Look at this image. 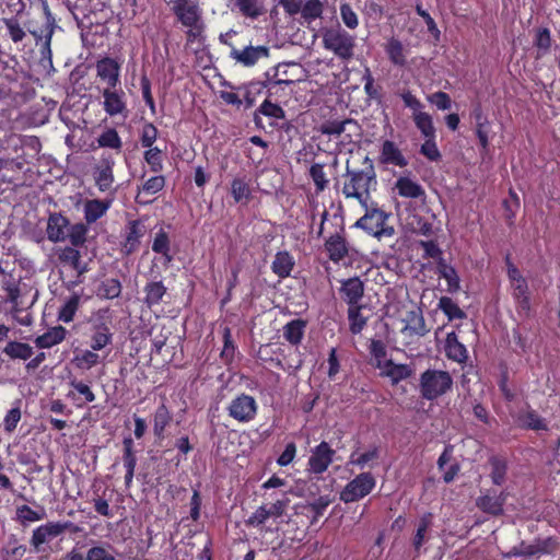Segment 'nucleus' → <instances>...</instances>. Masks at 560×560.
I'll use <instances>...</instances> for the list:
<instances>
[{"mask_svg": "<svg viewBox=\"0 0 560 560\" xmlns=\"http://www.w3.org/2000/svg\"><path fill=\"white\" fill-rule=\"evenodd\" d=\"M364 164L365 167L361 170H349L347 166L341 191L346 199H355L363 208H366L372 190L376 189L377 178L373 162L369 156H365Z\"/></svg>", "mask_w": 560, "mask_h": 560, "instance_id": "obj_1", "label": "nucleus"}, {"mask_svg": "<svg viewBox=\"0 0 560 560\" xmlns=\"http://www.w3.org/2000/svg\"><path fill=\"white\" fill-rule=\"evenodd\" d=\"M35 96L31 78L25 74L7 73L0 77V102L8 106L20 107Z\"/></svg>", "mask_w": 560, "mask_h": 560, "instance_id": "obj_2", "label": "nucleus"}, {"mask_svg": "<svg viewBox=\"0 0 560 560\" xmlns=\"http://www.w3.org/2000/svg\"><path fill=\"white\" fill-rule=\"evenodd\" d=\"M89 346L95 351H103L113 343V316L109 307L94 311L89 320Z\"/></svg>", "mask_w": 560, "mask_h": 560, "instance_id": "obj_3", "label": "nucleus"}, {"mask_svg": "<svg viewBox=\"0 0 560 560\" xmlns=\"http://www.w3.org/2000/svg\"><path fill=\"white\" fill-rule=\"evenodd\" d=\"M453 387V377L447 371L428 369L419 378V392L423 399L434 401Z\"/></svg>", "mask_w": 560, "mask_h": 560, "instance_id": "obj_4", "label": "nucleus"}, {"mask_svg": "<svg viewBox=\"0 0 560 560\" xmlns=\"http://www.w3.org/2000/svg\"><path fill=\"white\" fill-rule=\"evenodd\" d=\"M365 213L354 224V226L364 230L368 234L377 238L383 236H393L395 230L393 226L386 225L388 213L380 209L376 203L366 202Z\"/></svg>", "mask_w": 560, "mask_h": 560, "instance_id": "obj_5", "label": "nucleus"}, {"mask_svg": "<svg viewBox=\"0 0 560 560\" xmlns=\"http://www.w3.org/2000/svg\"><path fill=\"white\" fill-rule=\"evenodd\" d=\"M323 45L339 59L349 61L354 56L355 37L340 26L331 27L324 32Z\"/></svg>", "mask_w": 560, "mask_h": 560, "instance_id": "obj_6", "label": "nucleus"}, {"mask_svg": "<svg viewBox=\"0 0 560 560\" xmlns=\"http://www.w3.org/2000/svg\"><path fill=\"white\" fill-rule=\"evenodd\" d=\"M293 83L294 80L280 75V67H278L276 72V79L268 80L267 83L259 81L250 82L246 84L244 88H238V90H244L243 102L245 103V108H252L256 103L257 97L264 92L265 89L268 92V96H271L278 93V88L280 85H291Z\"/></svg>", "mask_w": 560, "mask_h": 560, "instance_id": "obj_7", "label": "nucleus"}, {"mask_svg": "<svg viewBox=\"0 0 560 560\" xmlns=\"http://www.w3.org/2000/svg\"><path fill=\"white\" fill-rule=\"evenodd\" d=\"M375 478L371 472H361L347 483L340 493L345 503L357 502L372 492Z\"/></svg>", "mask_w": 560, "mask_h": 560, "instance_id": "obj_8", "label": "nucleus"}, {"mask_svg": "<svg viewBox=\"0 0 560 560\" xmlns=\"http://www.w3.org/2000/svg\"><path fill=\"white\" fill-rule=\"evenodd\" d=\"M336 231L325 238L324 247L329 260L339 264L349 256L350 244L346 238V230L342 218L339 219Z\"/></svg>", "mask_w": 560, "mask_h": 560, "instance_id": "obj_9", "label": "nucleus"}, {"mask_svg": "<svg viewBox=\"0 0 560 560\" xmlns=\"http://www.w3.org/2000/svg\"><path fill=\"white\" fill-rule=\"evenodd\" d=\"M226 410L234 420L248 423L256 418L258 405L253 396L242 393L231 400Z\"/></svg>", "mask_w": 560, "mask_h": 560, "instance_id": "obj_10", "label": "nucleus"}, {"mask_svg": "<svg viewBox=\"0 0 560 560\" xmlns=\"http://www.w3.org/2000/svg\"><path fill=\"white\" fill-rule=\"evenodd\" d=\"M102 96L103 109L109 117H128L129 109L127 106V96L120 85L117 88H104L102 91Z\"/></svg>", "mask_w": 560, "mask_h": 560, "instance_id": "obj_11", "label": "nucleus"}, {"mask_svg": "<svg viewBox=\"0 0 560 560\" xmlns=\"http://www.w3.org/2000/svg\"><path fill=\"white\" fill-rule=\"evenodd\" d=\"M336 451L328 442L322 441L312 448L311 456L307 460V471L313 475L324 474L334 463Z\"/></svg>", "mask_w": 560, "mask_h": 560, "instance_id": "obj_12", "label": "nucleus"}, {"mask_svg": "<svg viewBox=\"0 0 560 560\" xmlns=\"http://www.w3.org/2000/svg\"><path fill=\"white\" fill-rule=\"evenodd\" d=\"M115 159L110 153H103L100 163L94 167L93 178L101 192L109 191L115 182Z\"/></svg>", "mask_w": 560, "mask_h": 560, "instance_id": "obj_13", "label": "nucleus"}, {"mask_svg": "<svg viewBox=\"0 0 560 560\" xmlns=\"http://www.w3.org/2000/svg\"><path fill=\"white\" fill-rule=\"evenodd\" d=\"M171 11L183 26H194L202 21V10L191 0H171Z\"/></svg>", "mask_w": 560, "mask_h": 560, "instance_id": "obj_14", "label": "nucleus"}, {"mask_svg": "<svg viewBox=\"0 0 560 560\" xmlns=\"http://www.w3.org/2000/svg\"><path fill=\"white\" fill-rule=\"evenodd\" d=\"M348 129H353L354 132H359L360 126L351 118L346 119H328L320 124L318 130L322 135H326L330 138L342 137V142H351V135L346 133Z\"/></svg>", "mask_w": 560, "mask_h": 560, "instance_id": "obj_15", "label": "nucleus"}, {"mask_svg": "<svg viewBox=\"0 0 560 560\" xmlns=\"http://www.w3.org/2000/svg\"><path fill=\"white\" fill-rule=\"evenodd\" d=\"M71 522H48L36 527L33 530V535L31 538V545L34 548V551H40V546L44 545L48 539L55 538L62 533H65L70 526Z\"/></svg>", "mask_w": 560, "mask_h": 560, "instance_id": "obj_16", "label": "nucleus"}, {"mask_svg": "<svg viewBox=\"0 0 560 560\" xmlns=\"http://www.w3.org/2000/svg\"><path fill=\"white\" fill-rule=\"evenodd\" d=\"M269 55H270V49L268 46H265V45H259V46L248 45L243 49H237L236 47H232V50L230 51V58L244 67H253L259 60L268 58Z\"/></svg>", "mask_w": 560, "mask_h": 560, "instance_id": "obj_17", "label": "nucleus"}, {"mask_svg": "<svg viewBox=\"0 0 560 560\" xmlns=\"http://www.w3.org/2000/svg\"><path fill=\"white\" fill-rule=\"evenodd\" d=\"M506 499L508 492L505 491L497 494L495 491L487 490L476 499V506L486 514L500 516L504 512Z\"/></svg>", "mask_w": 560, "mask_h": 560, "instance_id": "obj_18", "label": "nucleus"}, {"mask_svg": "<svg viewBox=\"0 0 560 560\" xmlns=\"http://www.w3.org/2000/svg\"><path fill=\"white\" fill-rule=\"evenodd\" d=\"M96 74L106 88L120 85V65L110 57H104L96 62Z\"/></svg>", "mask_w": 560, "mask_h": 560, "instance_id": "obj_19", "label": "nucleus"}, {"mask_svg": "<svg viewBox=\"0 0 560 560\" xmlns=\"http://www.w3.org/2000/svg\"><path fill=\"white\" fill-rule=\"evenodd\" d=\"M173 421V413L170 407L163 400L151 415V424L153 435L156 441H163L166 438V430Z\"/></svg>", "mask_w": 560, "mask_h": 560, "instance_id": "obj_20", "label": "nucleus"}, {"mask_svg": "<svg viewBox=\"0 0 560 560\" xmlns=\"http://www.w3.org/2000/svg\"><path fill=\"white\" fill-rule=\"evenodd\" d=\"M518 428L533 431H548V422L529 405L513 416Z\"/></svg>", "mask_w": 560, "mask_h": 560, "instance_id": "obj_21", "label": "nucleus"}, {"mask_svg": "<svg viewBox=\"0 0 560 560\" xmlns=\"http://www.w3.org/2000/svg\"><path fill=\"white\" fill-rule=\"evenodd\" d=\"M70 221L61 212H52L47 220V238L52 243H60L67 240V232Z\"/></svg>", "mask_w": 560, "mask_h": 560, "instance_id": "obj_22", "label": "nucleus"}, {"mask_svg": "<svg viewBox=\"0 0 560 560\" xmlns=\"http://www.w3.org/2000/svg\"><path fill=\"white\" fill-rule=\"evenodd\" d=\"M444 354L448 360L460 365L466 364L468 360V350L466 346L459 341L455 331L446 334L444 341Z\"/></svg>", "mask_w": 560, "mask_h": 560, "instance_id": "obj_23", "label": "nucleus"}, {"mask_svg": "<svg viewBox=\"0 0 560 560\" xmlns=\"http://www.w3.org/2000/svg\"><path fill=\"white\" fill-rule=\"evenodd\" d=\"M377 368L382 369L381 375L388 377L392 385H397L399 382L411 377L415 372L411 365L395 363L392 359L386 360L383 365L378 362Z\"/></svg>", "mask_w": 560, "mask_h": 560, "instance_id": "obj_24", "label": "nucleus"}, {"mask_svg": "<svg viewBox=\"0 0 560 560\" xmlns=\"http://www.w3.org/2000/svg\"><path fill=\"white\" fill-rule=\"evenodd\" d=\"M339 293L348 306L358 305L364 295V283L359 277L342 280Z\"/></svg>", "mask_w": 560, "mask_h": 560, "instance_id": "obj_25", "label": "nucleus"}, {"mask_svg": "<svg viewBox=\"0 0 560 560\" xmlns=\"http://www.w3.org/2000/svg\"><path fill=\"white\" fill-rule=\"evenodd\" d=\"M145 234V226L140 220H131L128 222L125 241L121 250L126 255L133 254L140 246L141 238Z\"/></svg>", "mask_w": 560, "mask_h": 560, "instance_id": "obj_26", "label": "nucleus"}, {"mask_svg": "<svg viewBox=\"0 0 560 560\" xmlns=\"http://www.w3.org/2000/svg\"><path fill=\"white\" fill-rule=\"evenodd\" d=\"M71 389L68 392L67 397L74 404L77 408H83L86 404L95 400V394L90 385L82 381L73 378L69 382Z\"/></svg>", "mask_w": 560, "mask_h": 560, "instance_id": "obj_27", "label": "nucleus"}, {"mask_svg": "<svg viewBox=\"0 0 560 560\" xmlns=\"http://www.w3.org/2000/svg\"><path fill=\"white\" fill-rule=\"evenodd\" d=\"M378 162L383 165H394L398 167H406L408 165V160L398 145L392 140L383 141Z\"/></svg>", "mask_w": 560, "mask_h": 560, "instance_id": "obj_28", "label": "nucleus"}, {"mask_svg": "<svg viewBox=\"0 0 560 560\" xmlns=\"http://www.w3.org/2000/svg\"><path fill=\"white\" fill-rule=\"evenodd\" d=\"M395 189L399 197L419 199L425 197L424 188L409 176H400L395 183Z\"/></svg>", "mask_w": 560, "mask_h": 560, "instance_id": "obj_29", "label": "nucleus"}, {"mask_svg": "<svg viewBox=\"0 0 560 560\" xmlns=\"http://www.w3.org/2000/svg\"><path fill=\"white\" fill-rule=\"evenodd\" d=\"M143 293V303L149 308H152L162 303L164 296L167 294V288L162 280H151L145 283Z\"/></svg>", "mask_w": 560, "mask_h": 560, "instance_id": "obj_30", "label": "nucleus"}, {"mask_svg": "<svg viewBox=\"0 0 560 560\" xmlns=\"http://www.w3.org/2000/svg\"><path fill=\"white\" fill-rule=\"evenodd\" d=\"M112 206L110 199H89L84 202V220L88 224L94 223L106 214Z\"/></svg>", "mask_w": 560, "mask_h": 560, "instance_id": "obj_31", "label": "nucleus"}, {"mask_svg": "<svg viewBox=\"0 0 560 560\" xmlns=\"http://www.w3.org/2000/svg\"><path fill=\"white\" fill-rule=\"evenodd\" d=\"M102 362V358L98 354V351L93 350L92 348L75 350L74 355L71 360L72 365L77 370L88 371L98 365Z\"/></svg>", "mask_w": 560, "mask_h": 560, "instance_id": "obj_32", "label": "nucleus"}, {"mask_svg": "<svg viewBox=\"0 0 560 560\" xmlns=\"http://www.w3.org/2000/svg\"><path fill=\"white\" fill-rule=\"evenodd\" d=\"M68 330L61 326H54L46 332L35 338V345L39 349H49L61 343L67 337Z\"/></svg>", "mask_w": 560, "mask_h": 560, "instance_id": "obj_33", "label": "nucleus"}, {"mask_svg": "<svg viewBox=\"0 0 560 560\" xmlns=\"http://www.w3.org/2000/svg\"><path fill=\"white\" fill-rule=\"evenodd\" d=\"M433 524V514L427 512L419 518L416 534L412 538V547L417 553L420 555L422 546L429 540L428 532Z\"/></svg>", "mask_w": 560, "mask_h": 560, "instance_id": "obj_34", "label": "nucleus"}, {"mask_svg": "<svg viewBox=\"0 0 560 560\" xmlns=\"http://www.w3.org/2000/svg\"><path fill=\"white\" fill-rule=\"evenodd\" d=\"M261 115L278 120L285 118L284 109L280 105L271 103L268 98L254 113V122L258 128H264Z\"/></svg>", "mask_w": 560, "mask_h": 560, "instance_id": "obj_35", "label": "nucleus"}, {"mask_svg": "<svg viewBox=\"0 0 560 560\" xmlns=\"http://www.w3.org/2000/svg\"><path fill=\"white\" fill-rule=\"evenodd\" d=\"M429 332L424 317L421 312H410L407 324L401 329V334L408 337H423Z\"/></svg>", "mask_w": 560, "mask_h": 560, "instance_id": "obj_36", "label": "nucleus"}, {"mask_svg": "<svg viewBox=\"0 0 560 560\" xmlns=\"http://www.w3.org/2000/svg\"><path fill=\"white\" fill-rule=\"evenodd\" d=\"M294 265L293 256L288 250H280L275 255L271 270L279 278L284 279L291 275Z\"/></svg>", "mask_w": 560, "mask_h": 560, "instance_id": "obj_37", "label": "nucleus"}, {"mask_svg": "<svg viewBox=\"0 0 560 560\" xmlns=\"http://www.w3.org/2000/svg\"><path fill=\"white\" fill-rule=\"evenodd\" d=\"M166 184L165 176L163 175H155L150 178H148L139 188V191L136 196V202L139 205H149L152 202V200H143L142 195H155L159 191H161Z\"/></svg>", "mask_w": 560, "mask_h": 560, "instance_id": "obj_38", "label": "nucleus"}, {"mask_svg": "<svg viewBox=\"0 0 560 560\" xmlns=\"http://www.w3.org/2000/svg\"><path fill=\"white\" fill-rule=\"evenodd\" d=\"M436 271L439 276L445 279L447 283V291L450 293H456L460 289V280L456 269L448 265L444 258H440L436 262Z\"/></svg>", "mask_w": 560, "mask_h": 560, "instance_id": "obj_39", "label": "nucleus"}, {"mask_svg": "<svg viewBox=\"0 0 560 560\" xmlns=\"http://www.w3.org/2000/svg\"><path fill=\"white\" fill-rule=\"evenodd\" d=\"M81 305V295L78 293H72L59 307L58 310V320L69 324L71 323L75 314Z\"/></svg>", "mask_w": 560, "mask_h": 560, "instance_id": "obj_40", "label": "nucleus"}, {"mask_svg": "<svg viewBox=\"0 0 560 560\" xmlns=\"http://www.w3.org/2000/svg\"><path fill=\"white\" fill-rule=\"evenodd\" d=\"M491 468L490 478L493 485L502 486L506 480L508 460L500 455H492L489 458Z\"/></svg>", "mask_w": 560, "mask_h": 560, "instance_id": "obj_41", "label": "nucleus"}, {"mask_svg": "<svg viewBox=\"0 0 560 560\" xmlns=\"http://www.w3.org/2000/svg\"><path fill=\"white\" fill-rule=\"evenodd\" d=\"M384 49H385V52H386L389 61L393 65L398 66V67L406 66L407 59H406V55H405V49H404L402 43L398 38L390 37L388 39V42L386 43Z\"/></svg>", "mask_w": 560, "mask_h": 560, "instance_id": "obj_42", "label": "nucleus"}, {"mask_svg": "<svg viewBox=\"0 0 560 560\" xmlns=\"http://www.w3.org/2000/svg\"><path fill=\"white\" fill-rule=\"evenodd\" d=\"M100 148L112 149L116 153L122 150V140L115 128H106L96 138Z\"/></svg>", "mask_w": 560, "mask_h": 560, "instance_id": "obj_43", "label": "nucleus"}, {"mask_svg": "<svg viewBox=\"0 0 560 560\" xmlns=\"http://www.w3.org/2000/svg\"><path fill=\"white\" fill-rule=\"evenodd\" d=\"M121 291L122 285L119 279L106 278L98 284L96 294L103 300H114L120 296Z\"/></svg>", "mask_w": 560, "mask_h": 560, "instance_id": "obj_44", "label": "nucleus"}, {"mask_svg": "<svg viewBox=\"0 0 560 560\" xmlns=\"http://www.w3.org/2000/svg\"><path fill=\"white\" fill-rule=\"evenodd\" d=\"M306 322L303 319H292L283 327L284 339L293 346L301 343Z\"/></svg>", "mask_w": 560, "mask_h": 560, "instance_id": "obj_45", "label": "nucleus"}, {"mask_svg": "<svg viewBox=\"0 0 560 560\" xmlns=\"http://www.w3.org/2000/svg\"><path fill=\"white\" fill-rule=\"evenodd\" d=\"M363 305H350L348 307V320H349V330L353 335L360 334L368 323V317L363 316L361 311Z\"/></svg>", "mask_w": 560, "mask_h": 560, "instance_id": "obj_46", "label": "nucleus"}, {"mask_svg": "<svg viewBox=\"0 0 560 560\" xmlns=\"http://www.w3.org/2000/svg\"><path fill=\"white\" fill-rule=\"evenodd\" d=\"M16 521L22 525L26 526L30 523L42 521L45 516V510H33L31 506L23 504L16 508Z\"/></svg>", "mask_w": 560, "mask_h": 560, "instance_id": "obj_47", "label": "nucleus"}, {"mask_svg": "<svg viewBox=\"0 0 560 560\" xmlns=\"http://www.w3.org/2000/svg\"><path fill=\"white\" fill-rule=\"evenodd\" d=\"M552 45L551 33L548 27L536 30L534 46L537 48V57H544L549 54Z\"/></svg>", "mask_w": 560, "mask_h": 560, "instance_id": "obj_48", "label": "nucleus"}, {"mask_svg": "<svg viewBox=\"0 0 560 560\" xmlns=\"http://www.w3.org/2000/svg\"><path fill=\"white\" fill-rule=\"evenodd\" d=\"M3 352L11 359L27 360L33 354V349L28 343L20 341H9Z\"/></svg>", "mask_w": 560, "mask_h": 560, "instance_id": "obj_49", "label": "nucleus"}, {"mask_svg": "<svg viewBox=\"0 0 560 560\" xmlns=\"http://www.w3.org/2000/svg\"><path fill=\"white\" fill-rule=\"evenodd\" d=\"M412 121L423 138H436L433 118L429 113L411 116Z\"/></svg>", "mask_w": 560, "mask_h": 560, "instance_id": "obj_50", "label": "nucleus"}, {"mask_svg": "<svg viewBox=\"0 0 560 560\" xmlns=\"http://www.w3.org/2000/svg\"><path fill=\"white\" fill-rule=\"evenodd\" d=\"M2 23L7 28L8 37L14 43L19 44L26 37V32L21 25L16 16L3 18Z\"/></svg>", "mask_w": 560, "mask_h": 560, "instance_id": "obj_51", "label": "nucleus"}, {"mask_svg": "<svg viewBox=\"0 0 560 560\" xmlns=\"http://www.w3.org/2000/svg\"><path fill=\"white\" fill-rule=\"evenodd\" d=\"M143 152V160L150 171L158 174L163 171V151L158 147H148Z\"/></svg>", "mask_w": 560, "mask_h": 560, "instance_id": "obj_52", "label": "nucleus"}, {"mask_svg": "<svg viewBox=\"0 0 560 560\" xmlns=\"http://www.w3.org/2000/svg\"><path fill=\"white\" fill-rule=\"evenodd\" d=\"M231 195L236 203L248 200L252 197V189L245 178L235 177L231 182Z\"/></svg>", "mask_w": 560, "mask_h": 560, "instance_id": "obj_53", "label": "nucleus"}, {"mask_svg": "<svg viewBox=\"0 0 560 560\" xmlns=\"http://www.w3.org/2000/svg\"><path fill=\"white\" fill-rule=\"evenodd\" d=\"M439 308L446 315L448 320L464 319L466 313L448 296L439 300Z\"/></svg>", "mask_w": 560, "mask_h": 560, "instance_id": "obj_54", "label": "nucleus"}, {"mask_svg": "<svg viewBox=\"0 0 560 560\" xmlns=\"http://www.w3.org/2000/svg\"><path fill=\"white\" fill-rule=\"evenodd\" d=\"M89 232V228L86 224L80 222L72 225H69L67 232V238L71 243L73 247H81L86 242V235Z\"/></svg>", "mask_w": 560, "mask_h": 560, "instance_id": "obj_55", "label": "nucleus"}, {"mask_svg": "<svg viewBox=\"0 0 560 560\" xmlns=\"http://www.w3.org/2000/svg\"><path fill=\"white\" fill-rule=\"evenodd\" d=\"M324 12V4L320 0H306L302 8V19L306 23L320 19Z\"/></svg>", "mask_w": 560, "mask_h": 560, "instance_id": "obj_56", "label": "nucleus"}, {"mask_svg": "<svg viewBox=\"0 0 560 560\" xmlns=\"http://www.w3.org/2000/svg\"><path fill=\"white\" fill-rule=\"evenodd\" d=\"M324 167L325 165L323 163H314L311 165L308 171L317 194L324 191L329 184Z\"/></svg>", "mask_w": 560, "mask_h": 560, "instance_id": "obj_57", "label": "nucleus"}, {"mask_svg": "<svg viewBox=\"0 0 560 560\" xmlns=\"http://www.w3.org/2000/svg\"><path fill=\"white\" fill-rule=\"evenodd\" d=\"M235 4L246 18L257 19L264 13V7L258 0H236Z\"/></svg>", "mask_w": 560, "mask_h": 560, "instance_id": "obj_58", "label": "nucleus"}, {"mask_svg": "<svg viewBox=\"0 0 560 560\" xmlns=\"http://www.w3.org/2000/svg\"><path fill=\"white\" fill-rule=\"evenodd\" d=\"M398 96L401 98L404 106L409 108L412 112L411 116H416L418 114H425L423 112L424 105L421 101L412 93L409 89H404Z\"/></svg>", "mask_w": 560, "mask_h": 560, "instance_id": "obj_59", "label": "nucleus"}, {"mask_svg": "<svg viewBox=\"0 0 560 560\" xmlns=\"http://www.w3.org/2000/svg\"><path fill=\"white\" fill-rule=\"evenodd\" d=\"M398 96L401 98L404 106L409 108L412 112L411 116H416L418 114H425L423 112L424 105L421 101L412 93L409 89H404Z\"/></svg>", "mask_w": 560, "mask_h": 560, "instance_id": "obj_60", "label": "nucleus"}, {"mask_svg": "<svg viewBox=\"0 0 560 560\" xmlns=\"http://www.w3.org/2000/svg\"><path fill=\"white\" fill-rule=\"evenodd\" d=\"M122 463L125 469H136L137 456L131 436H126L122 440Z\"/></svg>", "mask_w": 560, "mask_h": 560, "instance_id": "obj_61", "label": "nucleus"}, {"mask_svg": "<svg viewBox=\"0 0 560 560\" xmlns=\"http://www.w3.org/2000/svg\"><path fill=\"white\" fill-rule=\"evenodd\" d=\"M159 130L153 122L145 121L139 133V141L142 148L154 147L158 140Z\"/></svg>", "mask_w": 560, "mask_h": 560, "instance_id": "obj_62", "label": "nucleus"}, {"mask_svg": "<svg viewBox=\"0 0 560 560\" xmlns=\"http://www.w3.org/2000/svg\"><path fill=\"white\" fill-rule=\"evenodd\" d=\"M21 419H22V411H21L20 405L18 404V406L12 407L5 413V416L3 418V431L7 434L13 433L16 430L18 424L21 421Z\"/></svg>", "mask_w": 560, "mask_h": 560, "instance_id": "obj_63", "label": "nucleus"}, {"mask_svg": "<svg viewBox=\"0 0 560 560\" xmlns=\"http://www.w3.org/2000/svg\"><path fill=\"white\" fill-rule=\"evenodd\" d=\"M112 546H92L86 551L85 560H116L115 556L110 552Z\"/></svg>", "mask_w": 560, "mask_h": 560, "instance_id": "obj_64", "label": "nucleus"}]
</instances>
